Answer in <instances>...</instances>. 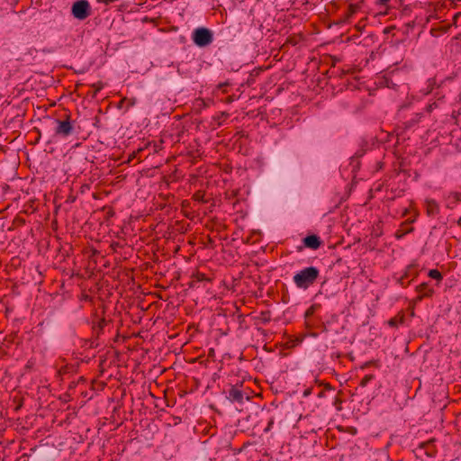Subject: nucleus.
<instances>
[{
    "mask_svg": "<svg viewBox=\"0 0 461 461\" xmlns=\"http://www.w3.org/2000/svg\"><path fill=\"white\" fill-rule=\"evenodd\" d=\"M319 276V270L314 267H309L294 276V282L300 288H307L312 285Z\"/></svg>",
    "mask_w": 461,
    "mask_h": 461,
    "instance_id": "1",
    "label": "nucleus"
},
{
    "mask_svg": "<svg viewBox=\"0 0 461 461\" xmlns=\"http://www.w3.org/2000/svg\"><path fill=\"white\" fill-rule=\"evenodd\" d=\"M71 13L75 18L85 20L90 15V5L86 0H78L73 4Z\"/></svg>",
    "mask_w": 461,
    "mask_h": 461,
    "instance_id": "2",
    "label": "nucleus"
},
{
    "mask_svg": "<svg viewBox=\"0 0 461 461\" xmlns=\"http://www.w3.org/2000/svg\"><path fill=\"white\" fill-rule=\"evenodd\" d=\"M193 41L197 46L204 47L212 41V34L206 28H198L193 33Z\"/></svg>",
    "mask_w": 461,
    "mask_h": 461,
    "instance_id": "3",
    "label": "nucleus"
},
{
    "mask_svg": "<svg viewBox=\"0 0 461 461\" xmlns=\"http://www.w3.org/2000/svg\"><path fill=\"white\" fill-rule=\"evenodd\" d=\"M73 130V126L70 122V116L66 115V120H57V128L55 132L57 135L68 136Z\"/></svg>",
    "mask_w": 461,
    "mask_h": 461,
    "instance_id": "4",
    "label": "nucleus"
},
{
    "mask_svg": "<svg viewBox=\"0 0 461 461\" xmlns=\"http://www.w3.org/2000/svg\"><path fill=\"white\" fill-rule=\"evenodd\" d=\"M303 244L307 248L317 249L320 248L321 242L317 235H309L303 239Z\"/></svg>",
    "mask_w": 461,
    "mask_h": 461,
    "instance_id": "5",
    "label": "nucleus"
},
{
    "mask_svg": "<svg viewBox=\"0 0 461 461\" xmlns=\"http://www.w3.org/2000/svg\"><path fill=\"white\" fill-rule=\"evenodd\" d=\"M230 398L235 402H242L243 393L236 387H232L229 392Z\"/></svg>",
    "mask_w": 461,
    "mask_h": 461,
    "instance_id": "6",
    "label": "nucleus"
},
{
    "mask_svg": "<svg viewBox=\"0 0 461 461\" xmlns=\"http://www.w3.org/2000/svg\"><path fill=\"white\" fill-rule=\"evenodd\" d=\"M193 282H202V281H210V279L206 276L205 274L201 272H196L192 275Z\"/></svg>",
    "mask_w": 461,
    "mask_h": 461,
    "instance_id": "7",
    "label": "nucleus"
},
{
    "mask_svg": "<svg viewBox=\"0 0 461 461\" xmlns=\"http://www.w3.org/2000/svg\"><path fill=\"white\" fill-rule=\"evenodd\" d=\"M194 201L204 202V193L202 191L196 192L193 196Z\"/></svg>",
    "mask_w": 461,
    "mask_h": 461,
    "instance_id": "8",
    "label": "nucleus"
},
{
    "mask_svg": "<svg viewBox=\"0 0 461 461\" xmlns=\"http://www.w3.org/2000/svg\"><path fill=\"white\" fill-rule=\"evenodd\" d=\"M429 276L433 278V279H437V280H440L441 279V274L436 270V269H431L429 272Z\"/></svg>",
    "mask_w": 461,
    "mask_h": 461,
    "instance_id": "9",
    "label": "nucleus"
},
{
    "mask_svg": "<svg viewBox=\"0 0 461 461\" xmlns=\"http://www.w3.org/2000/svg\"><path fill=\"white\" fill-rule=\"evenodd\" d=\"M92 87L94 88L93 95H95L97 94V92H99L104 87V85L102 82H97L95 84H93Z\"/></svg>",
    "mask_w": 461,
    "mask_h": 461,
    "instance_id": "10",
    "label": "nucleus"
},
{
    "mask_svg": "<svg viewBox=\"0 0 461 461\" xmlns=\"http://www.w3.org/2000/svg\"><path fill=\"white\" fill-rule=\"evenodd\" d=\"M301 39V37H296V36H290L286 42L291 44V45H296L299 41V40Z\"/></svg>",
    "mask_w": 461,
    "mask_h": 461,
    "instance_id": "11",
    "label": "nucleus"
},
{
    "mask_svg": "<svg viewBox=\"0 0 461 461\" xmlns=\"http://www.w3.org/2000/svg\"><path fill=\"white\" fill-rule=\"evenodd\" d=\"M229 86V83L228 82H225V83H221L218 85V88L219 89H222V92L225 93L226 90L224 89L225 86Z\"/></svg>",
    "mask_w": 461,
    "mask_h": 461,
    "instance_id": "12",
    "label": "nucleus"
},
{
    "mask_svg": "<svg viewBox=\"0 0 461 461\" xmlns=\"http://www.w3.org/2000/svg\"><path fill=\"white\" fill-rule=\"evenodd\" d=\"M100 1L104 3L105 5H109V4L116 2L117 0H100Z\"/></svg>",
    "mask_w": 461,
    "mask_h": 461,
    "instance_id": "13",
    "label": "nucleus"
},
{
    "mask_svg": "<svg viewBox=\"0 0 461 461\" xmlns=\"http://www.w3.org/2000/svg\"><path fill=\"white\" fill-rule=\"evenodd\" d=\"M195 102L198 105H205L203 99H197Z\"/></svg>",
    "mask_w": 461,
    "mask_h": 461,
    "instance_id": "14",
    "label": "nucleus"
},
{
    "mask_svg": "<svg viewBox=\"0 0 461 461\" xmlns=\"http://www.w3.org/2000/svg\"><path fill=\"white\" fill-rule=\"evenodd\" d=\"M234 100L233 96H228L227 99H226V102L227 103H231L232 101Z\"/></svg>",
    "mask_w": 461,
    "mask_h": 461,
    "instance_id": "15",
    "label": "nucleus"
},
{
    "mask_svg": "<svg viewBox=\"0 0 461 461\" xmlns=\"http://www.w3.org/2000/svg\"><path fill=\"white\" fill-rule=\"evenodd\" d=\"M129 104H130L131 105H133V104H135V100H129Z\"/></svg>",
    "mask_w": 461,
    "mask_h": 461,
    "instance_id": "16",
    "label": "nucleus"
},
{
    "mask_svg": "<svg viewBox=\"0 0 461 461\" xmlns=\"http://www.w3.org/2000/svg\"><path fill=\"white\" fill-rule=\"evenodd\" d=\"M380 4H385L388 0H378Z\"/></svg>",
    "mask_w": 461,
    "mask_h": 461,
    "instance_id": "17",
    "label": "nucleus"
},
{
    "mask_svg": "<svg viewBox=\"0 0 461 461\" xmlns=\"http://www.w3.org/2000/svg\"><path fill=\"white\" fill-rule=\"evenodd\" d=\"M310 314H311V310H308V311L306 312V315L308 316V315H310Z\"/></svg>",
    "mask_w": 461,
    "mask_h": 461,
    "instance_id": "18",
    "label": "nucleus"
},
{
    "mask_svg": "<svg viewBox=\"0 0 461 461\" xmlns=\"http://www.w3.org/2000/svg\"><path fill=\"white\" fill-rule=\"evenodd\" d=\"M125 101H127V99H126V98H123V99L122 100V103H123V102H125Z\"/></svg>",
    "mask_w": 461,
    "mask_h": 461,
    "instance_id": "19",
    "label": "nucleus"
},
{
    "mask_svg": "<svg viewBox=\"0 0 461 461\" xmlns=\"http://www.w3.org/2000/svg\"><path fill=\"white\" fill-rule=\"evenodd\" d=\"M211 354H213V349H211V350H210V355H211Z\"/></svg>",
    "mask_w": 461,
    "mask_h": 461,
    "instance_id": "20",
    "label": "nucleus"
}]
</instances>
